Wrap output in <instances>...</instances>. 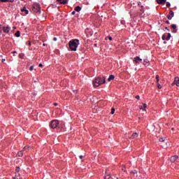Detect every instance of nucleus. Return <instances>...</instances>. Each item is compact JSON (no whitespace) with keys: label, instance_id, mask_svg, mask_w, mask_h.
Listing matches in <instances>:
<instances>
[{"label":"nucleus","instance_id":"obj_48","mask_svg":"<svg viewBox=\"0 0 179 179\" xmlns=\"http://www.w3.org/2000/svg\"><path fill=\"white\" fill-rule=\"evenodd\" d=\"M138 6H141V2H138Z\"/></svg>","mask_w":179,"mask_h":179},{"label":"nucleus","instance_id":"obj_12","mask_svg":"<svg viewBox=\"0 0 179 179\" xmlns=\"http://www.w3.org/2000/svg\"><path fill=\"white\" fill-rule=\"evenodd\" d=\"M166 1L167 0H157V2L159 5H164V3H166Z\"/></svg>","mask_w":179,"mask_h":179},{"label":"nucleus","instance_id":"obj_4","mask_svg":"<svg viewBox=\"0 0 179 179\" xmlns=\"http://www.w3.org/2000/svg\"><path fill=\"white\" fill-rule=\"evenodd\" d=\"M10 30H11V28L8 25L3 27V31L6 34H9V33L10 32Z\"/></svg>","mask_w":179,"mask_h":179},{"label":"nucleus","instance_id":"obj_32","mask_svg":"<svg viewBox=\"0 0 179 179\" xmlns=\"http://www.w3.org/2000/svg\"><path fill=\"white\" fill-rule=\"evenodd\" d=\"M33 69H34V66H31L29 68V71H33Z\"/></svg>","mask_w":179,"mask_h":179},{"label":"nucleus","instance_id":"obj_17","mask_svg":"<svg viewBox=\"0 0 179 179\" xmlns=\"http://www.w3.org/2000/svg\"><path fill=\"white\" fill-rule=\"evenodd\" d=\"M75 10H76V12H80V10H82V8H80V6H77L75 8Z\"/></svg>","mask_w":179,"mask_h":179},{"label":"nucleus","instance_id":"obj_24","mask_svg":"<svg viewBox=\"0 0 179 179\" xmlns=\"http://www.w3.org/2000/svg\"><path fill=\"white\" fill-rule=\"evenodd\" d=\"M122 171H127V169L125 168V165L122 166Z\"/></svg>","mask_w":179,"mask_h":179},{"label":"nucleus","instance_id":"obj_38","mask_svg":"<svg viewBox=\"0 0 179 179\" xmlns=\"http://www.w3.org/2000/svg\"><path fill=\"white\" fill-rule=\"evenodd\" d=\"M8 2L13 3L15 2V0H9Z\"/></svg>","mask_w":179,"mask_h":179},{"label":"nucleus","instance_id":"obj_18","mask_svg":"<svg viewBox=\"0 0 179 179\" xmlns=\"http://www.w3.org/2000/svg\"><path fill=\"white\" fill-rule=\"evenodd\" d=\"M114 76L110 75L108 78V82H111V80H114Z\"/></svg>","mask_w":179,"mask_h":179},{"label":"nucleus","instance_id":"obj_9","mask_svg":"<svg viewBox=\"0 0 179 179\" xmlns=\"http://www.w3.org/2000/svg\"><path fill=\"white\" fill-rule=\"evenodd\" d=\"M178 159V156L175 155L171 157V162L172 163H174L175 162H177V160Z\"/></svg>","mask_w":179,"mask_h":179},{"label":"nucleus","instance_id":"obj_46","mask_svg":"<svg viewBox=\"0 0 179 179\" xmlns=\"http://www.w3.org/2000/svg\"><path fill=\"white\" fill-rule=\"evenodd\" d=\"M1 29H2V25L0 24V31H1Z\"/></svg>","mask_w":179,"mask_h":179},{"label":"nucleus","instance_id":"obj_1","mask_svg":"<svg viewBox=\"0 0 179 179\" xmlns=\"http://www.w3.org/2000/svg\"><path fill=\"white\" fill-rule=\"evenodd\" d=\"M79 45V40L74 39L69 41V48L71 51H76Z\"/></svg>","mask_w":179,"mask_h":179},{"label":"nucleus","instance_id":"obj_5","mask_svg":"<svg viewBox=\"0 0 179 179\" xmlns=\"http://www.w3.org/2000/svg\"><path fill=\"white\" fill-rule=\"evenodd\" d=\"M40 3H35L33 4L32 6V8H33V10H36V11H38V10L40 9Z\"/></svg>","mask_w":179,"mask_h":179},{"label":"nucleus","instance_id":"obj_23","mask_svg":"<svg viewBox=\"0 0 179 179\" xmlns=\"http://www.w3.org/2000/svg\"><path fill=\"white\" fill-rule=\"evenodd\" d=\"M15 36H16V37H20V31H17L15 33Z\"/></svg>","mask_w":179,"mask_h":179},{"label":"nucleus","instance_id":"obj_6","mask_svg":"<svg viewBox=\"0 0 179 179\" xmlns=\"http://www.w3.org/2000/svg\"><path fill=\"white\" fill-rule=\"evenodd\" d=\"M170 38H171V34L170 33H168V36L167 35L162 36V40H166L167 41H169Z\"/></svg>","mask_w":179,"mask_h":179},{"label":"nucleus","instance_id":"obj_31","mask_svg":"<svg viewBox=\"0 0 179 179\" xmlns=\"http://www.w3.org/2000/svg\"><path fill=\"white\" fill-rule=\"evenodd\" d=\"M166 6H167V8H170V6H171V4H170V2H166Z\"/></svg>","mask_w":179,"mask_h":179},{"label":"nucleus","instance_id":"obj_8","mask_svg":"<svg viewBox=\"0 0 179 179\" xmlns=\"http://www.w3.org/2000/svg\"><path fill=\"white\" fill-rule=\"evenodd\" d=\"M167 17H168L169 20H171L173 19V17H174V12L173 10H171L169 12V15H167Z\"/></svg>","mask_w":179,"mask_h":179},{"label":"nucleus","instance_id":"obj_35","mask_svg":"<svg viewBox=\"0 0 179 179\" xmlns=\"http://www.w3.org/2000/svg\"><path fill=\"white\" fill-rule=\"evenodd\" d=\"M136 99H137V100H139V99H141V96H139V95H136Z\"/></svg>","mask_w":179,"mask_h":179},{"label":"nucleus","instance_id":"obj_37","mask_svg":"<svg viewBox=\"0 0 179 179\" xmlns=\"http://www.w3.org/2000/svg\"><path fill=\"white\" fill-rule=\"evenodd\" d=\"M29 148H30V147H29V146H25V147H24V149L25 150H27V149H29Z\"/></svg>","mask_w":179,"mask_h":179},{"label":"nucleus","instance_id":"obj_7","mask_svg":"<svg viewBox=\"0 0 179 179\" xmlns=\"http://www.w3.org/2000/svg\"><path fill=\"white\" fill-rule=\"evenodd\" d=\"M176 85V86L179 87V78L176 77L173 83H172V86H174Z\"/></svg>","mask_w":179,"mask_h":179},{"label":"nucleus","instance_id":"obj_44","mask_svg":"<svg viewBox=\"0 0 179 179\" xmlns=\"http://www.w3.org/2000/svg\"><path fill=\"white\" fill-rule=\"evenodd\" d=\"M1 62H5V59H2Z\"/></svg>","mask_w":179,"mask_h":179},{"label":"nucleus","instance_id":"obj_28","mask_svg":"<svg viewBox=\"0 0 179 179\" xmlns=\"http://www.w3.org/2000/svg\"><path fill=\"white\" fill-rule=\"evenodd\" d=\"M20 58H22V59L24 58V54H20Z\"/></svg>","mask_w":179,"mask_h":179},{"label":"nucleus","instance_id":"obj_13","mask_svg":"<svg viewBox=\"0 0 179 179\" xmlns=\"http://www.w3.org/2000/svg\"><path fill=\"white\" fill-rule=\"evenodd\" d=\"M143 65L145 66H149V60L148 59L143 60Z\"/></svg>","mask_w":179,"mask_h":179},{"label":"nucleus","instance_id":"obj_27","mask_svg":"<svg viewBox=\"0 0 179 179\" xmlns=\"http://www.w3.org/2000/svg\"><path fill=\"white\" fill-rule=\"evenodd\" d=\"M172 29H173V30H175V29H177V25L172 24Z\"/></svg>","mask_w":179,"mask_h":179},{"label":"nucleus","instance_id":"obj_39","mask_svg":"<svg viewBox=\"0 0 179 179\" xmlns=\"http://www.w3.org/2000/svg\"><path fill=\"white\" fill-rule=\"evenodd\" d=\"M76 13V11H72V12H71V15H75Z\"/></svg>","mask_w":179,"mask_h":179},{"label":"nucleus","instance_id":"obj_2","mask_svg":"<svg viewBox=\"0 0 179 179\" xmlns=\"http://www.w3.org/2000/svg\"><path fill=\"white\" fill-rule=\"evenodd\" d=\"M106 83V78L104 77H99L93 80V85L94 87H99L100 85Z\"/></svg>","mask_w":179,"mask_h":179},{"label":"nucleus","instance_id":"obj_42","mask_svg":"<svg viewBox=\"0 0 179 179\" xmlns=\"http://www.w3.org/2000/svg\"><path fill=\"white\" fill-rule=\"evenodd\" d=\"M53 41H57V38H54Z\"/></svg>","mask_w":179,"mask_h":179},{"label":"nucleus","instance_id":"obj_51","mask_svg":"<svg viewBox=\"0 0 179 179\" xmlns=\"http://www.w3.org/2000/svg\"><path fill=\"white\" fill-rule=\"evenodd\" d=\"M21 1H23V0H21Z\"/></svg>","mask_w":179,"mask_h":179},{"label":"nucleus","instance_id":"obj_15","mask_svg":"<svg viewBox=\"0 0 179 179\" xmlns=\"http://www.w3.org/2000/svg\"><path fill=\"white\" fill-rule=\"evenodd\" d=\"M143 106L140 107V110H143V111H146V107H148V105L146 103L143 104Z\"/></svg>","mask_w":179,"mask_h":179},{"label":"nucleus","instance_id":"obj_14","mask_svg":"<svg viewBox=\"0 0 179 179\" xmlns=\"http://www.w3.org/2000/svg\"><path fill=\"white\" fill-rule=\"evenodd\" d=\"M21 12H25L26 15H29V10H27V8H26V7H23L21 9Z\"/></svg>","mask_w":179,"mask_h":179},{"label":"nucleus","instance_id":"obj_45","mask_svg":"<svg viewBox=\"0 0 179 179\" xmlns=\"http://www.w3.org/2000/svg\"><path fill=\"white\" fill-rule=\"evenodd\" d=\"M54 106H58V103H54Z\"/></svg>","mask_w":179,"mask_h":179},{"label":"nucleus","instance_id":"obj_20","mask_svg":"<svg viewBox=\"0 0 179 179\" xmlns=\"http://www.w3.org/2000/svg\"><path fill=\"white\" fill-rule=\"evenodd\" d=\"M57 1L60 3H63V4H65V3H66V2H68V0H57Z\"/></svg>","mask_w":179,"mask_h":179},{"label":"nucleus","instance_id":"obj_36","mask_svg":"<svg viewBox=\"0 0 179 179\" xmlns=\"http://www.w3.org/2000/svg\"><path fill=\"white\" fill-rule=\"evenodd\" d=\"M121 24H125V20H122L121 21Z\"/></svg>","mask_w":179,"mask_h":179},{"label":"nucleus","instance_id":"obj_34","mask_svg":"<svg viewBox=\"0 0 179 179\" xmlns=\"http://www.w3.org/2000/svg\"><path fill=\"white\" fill-rule=\"evenodd\" d=\"M0 2H9V0H0Z\"/></svg>","mask_w":179,"mask_h":179},{"label":"nucleus","instance_id":"obj_50","mask_svg":"<svg viewBox=\"0 0 179 179\" xmlns=\"http://www.w3.org/2000/svg\"><path fill=\"white\" fill-rule=\"evenodd\" d=\"M166 30H169V29L167 27H166Z\"/></svg>","mask_w":179,"mask_h":179},{"label":"nucleus","instance_id":"obj_43","mask_svg":"<svg viewBox=\"0 0 179 179\" xmlns=\"http://www.w3.org/2000/svg\"><path fill=\"white\" fill-rule=\"evenodd\" d=\"M167 24H170V21H166Z\"/></svg>","mask_w":179,"mask_h":179},{"label":"nucleus","instance_id":"obj_11","mask_svg":"<svg viewBox=\"0 0 179 179\" xmlns=\"http://www.w3.org/2000/svg\"><path fill=\"white\" fill-rule=\"evenodd\" d=\"M159 145L162 146V143H166V138H160L159 139Z\"/></svg>","mask_w":179,"mask_h":179},{"label":"nucleus","instance_id":"obj_40","mask_svg":"<svg viewBox=\"0 0 179 179\" xmlns=\"http://www.w3.org/2000/svg\"><path fill=\"white\" fill-rule=\"evenodd\" d=\"M80 159L82 160V159H83V155H80Z\"/></svg>","mask_w":179,"mask_h":179},{"label":"nucleus","instance_id":"obj_33","mask_svg":"<svg viewBox=\"0 0 179 179\" xmlns=\"http://www.w3.org/2000/svg\"><path fill=\"white\" fill-rule=\"evenodd\" d=\"M114 113H115V108H112V110H111V114H114Z\"/></svg>","mask_w":179,"mask_h":179},{"label":"nucleus","instance_id":"obj_16","mask_svg":"<svg viewBox=\"0 0 179 179\" xmlns=\"http://www.w3.org/2000/svg\"><path fill=\"white\" fill-rule=\"evenodd\" d=\"M130 174H131V176H136V177H137V176H137V174H138V171L134 170V171H132L130 173Z\"/></svg>","mask_w":179,"mask_h":179},{"label":"nucleus","instance_id":"obj_49","mask_svg":"<svg viewBox=\"0 0 179 179\" xmlns=\"http://www.w3.org/2000/svg\"><path fill=\"white\" fill-rule=\"evenodd\" d=\"M29 45H31V43L29 42Z\"/></svg>","mask_w":179,"mask_h":179},{"label":"nucleus","instance_id":"obj_10","mask_svg":"<svg viewBox=\"0 0 179 179\" xmlns=\"http://www.w3.org/2000/svg\"><path fill=\"white\" fill-rule=\"evenodd\" d=\"M134 62L136 64H139V62H142V59H141L139 57H134Z\"/></svg>","mask_w":179,"mask_h":179},{"label":"nucleus","instance_id":"obj_19","mask_svg":"<svg viewBox=\"0 0 179 179\" xmlns=\"http://www.w3.org/2000/svg\"><path fill=\"white\" fill-rule=\"evenodd\" d=\"M139 136V134L138 133H134L131 136L132 139H135V138H138Z\"/></svg>","mask_w":179,"mask_h":179},{"label":"nucleus","instance_id":"obj_30","mask_svg":"<svg viewBox=\"0 0 179 179\" xmlns=\"http://www.w3.org/2000/svg\"><path fill=\"white\" fill-rule=\"evenodd\" d=\"M108 178H111V176L108 175L105 176V179H108Z\"/></svg>","mask_w":179,"mask_h":179},{"label":"nucleus","instance_id":"obj_29","mask_svg":"<svg viewBox=\"0 0 179 179\" xmlns=\"http://www.w3.org/2000/svg\"><path fill=\"white\" fill-rule=\"evenodd\" d=\"M155 78H156V80H157V83H159V76H155Z\"/></svg>","mask_w":179,"mask_h":179},{"label":"nucleus","instance_id":"obj_21","mask_svg":"<svg viewBox=\"0 0 179 179\" xmlns=\"http://www.w3.org/2000/svg\"><path fill=\"white\" fill-rule=\"evenodd\" d=\"M17 156L18 157H22V156H23V151H20V152L17 153Z\"/></svg>","mask_w":179,"mask_h":179},{"label":"nucleus","instance_id":"obj_41","mask_svg":"<svg viewBox=\"0 0 179 179\" xmlns=\"http://www.w3.org/2000/svg\"><path fill=\"white\" fill-rule=\"evenodd\" d=\"M38 66L43 67V64H38Z\"/></svg>","mask_w":179,"mask_h":179},{"label":"nucleus","instance_id":"obj_26","mask_svg":"<svg viewBox=\"0 0 179 179\" xmlns=\"http://www.w3.org/2000/svg\"><path fill=\"white\" fill-rule=\"evenodd\" d=\"M15 171H16V174L17 175V173H19V171H20V168L17 167L16 169H15Z\"/></svg>","mask_w":179,"mask_h":179},{"label":"nucleus","instance_id":"obj_25","mask_svg":"<svg viewBox=\"0 0 179 179\" xmlns=\"http://www.w3.org/2000/svg\"><path fill=\"white\" fill-rule=\"evenodd\" d=\"M157 86L158 89H162V85H160V83H157Z\"/></svg>","mask_w":179,"mask_h":179},{"label":"nucleus","instance_id":"obj_3","mask_svg":"<svg viewBox=\"0 0 179 179\" xmlns=\"http://www.w3.org/2000/svg\"><path fill=\"white\" fill-rule=\"evenodd\" d=\"M58 125H59V122L58 120H52L50 122V127L52 129H55V128H58Z\"/></svg>","mask_w":179,"mask_h":179},{"label":"nucleus","instance_id":"obj_22","mask_svg":"<svg viewBox=\"0 0 179 179\" xmlns=\"http://www.w3.org/2000/svg\"><path fill=\"white\" fill-rule=\"evenodd\" d=\"M105 40H109L110 41H111V40H113V37H111V36H106L105 38Z\"/></svg>","mask_w":179,"mask_h":179},{"label":"nucleus","instance_id":"obj_47","mask_svg":"<svg viewBox=\"0 0 179 179\" xmlns=\"http://www.w3.org/2000/svg\"><path fill=\"white\" fill-rule=\"evenodd\" d=\"M164 44H167V41H164Z\"/></svg>","mask_w":179,"mask_h":179}]
</instances>
